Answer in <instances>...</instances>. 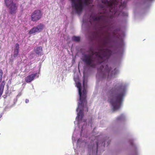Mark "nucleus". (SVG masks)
I'll return each instance as SVG.
<instances>
[{
    "label": "nucleus",
    "instance_id": "1",
    "mask_svg": "<svg viewBox=\"0 0 155 155\" xmlns=\"http://www.w3.org/2000/svg\"><path fill=\"white\" fill-rule=\"evenodd\" d=\"M109 38L105 36L102 39L101 42V48L98 49V51L94 52L92 49L89 51L91 54L84 55L82 61L87 66L94 68L96 66L104 62L105 59H107L111 55V51L108 49L103 48L106 46L109 43Z\"/></svg>",
    "mask_w": 155,
    "mask_h": 155
},
{
    "label": "nucleus",
    "instance_id": "2",
    "mask_svg": "<svg viewBox=\"0 0 155 155\" xmlns=\"http://www.w3.org/2000/svg\"><path fill=\"white\" fill-rule=\"evenodd\" d=\"M125 87L123 84H117L107 93L109 98L108 101L113 107L114 110L119 109L123 101Z\"/></svg>",
    "mask_w": 155,
    "mask_h": 155
},
{
    "label": "nucleus",
    "instance_id": "3",
    "mask_svg": "<svg viewBox=\"0 0 155 155\" xmlns=\"http://www.w3.org/2000/svg\"><path fill=\"white\" fill-rule=\"evenodd\" d=\"M80 96V103L78 104V107L77 108L76 110L78 111L79 108L80 109L78 114L77 117L79 120L81 121L83 118L84 114H83V108L84 106H86L87 102L86 98V90L84 89L82 92V94L81 93V96Z\"/></svg>",
    "mask_w": 155,
    "mask_h": 155
},
{
    "label": "nucleus",
    "instance_id": "4",
    "mask_svg": "<svg viewBox=\"0 0 155 155\" xmlns=\"http://www.w3.org/2000/svg\"><path fill=\"white\" fill-rule=\"evenodd\" d=\"M104 66L102 65L98 69V73L101 75L103 78H104L107 76L108 78H110L113 75L116 74L118 72V70L115 68L113 71H111L110 74V71L111 68L109 67L107 65H106L104 68Z\"/></svg>",
    "mask_w": 155,
    "mask_h": 155
},
{
    "label": "nucleus",
    "instance_id": "5",
    "mask_svg": "<svg viewBox=\"0 0 155 155\" xmlns=\"http://www.w3.org/2000/svg\"><path fill=\"white\" fill-rule=\"evenodd\" d=\"M4 2L8 8L9 13L12 15L15 14L18 11V4L14 2L13 0H4Z\"/></svg>",
    "mask_w": 155,
    "mask_h": 155
},
{
    "label": "nucleus",
    "instance_id": "6",
    "mask_svg": "<svg viewBox=\"0 0 155 155\" xmlns=\"http://www.w3.org/2000/svg\"><path fill=\"white\" fill-rule=\"evenodd\" d=\"M71 5L73 10L79 14L83 10L84 5L82 0H71Z\"/></svg>",
    "mask_w": 155,
    "mask_h": 155
},
{
    "label": "nucleus",
    "instance_id": "7",
    "mask_svg": "<svg viewBox=\"0 0 155 155\" xmlns=\"http://www.w3.org/2000/svg\"><path fill=\"white\" fill-rule=\"evenodd\" d=\"M101 2L108 7L110 12L114 14H115L116 11L114 8L113 9V8H114L117 4V3L116 0H110V1H108L107 0H101Z\"/></svg>",
    "mask_w": 155,
    "mask_h": 155
},
{
    "label": "nucleus",
    "instance_id": "8",
    "mask_svg": "<svg viewBox=\"0 0 155 155\" xmlns=\"http://www.w3.org/2000/svg\"><path fill=\"white\" fill-rule=\"evenodd\" d=\"M90 17L93 21H100L103 23V27L106 28L108 26V20L105 16L101 15L96 16L95 15H91Z\"/></svg>",
    "mask_w": 155,
    "mask_h": 155
},
{
    "label": "nucleus",
    "instance_id": "9",
    "mask_svg": "<svg viewBox=\"0 0 155 155\" xmlns=\"http://www.w3.org/2000/svg\"><path fill=\"white\" fill-rule=\"evenodd\" d=\"M43 15L41 11L39 10H35L31 15V20L36 22L41 18Z\"/></svg>",
    "mask_w": 155,
    "mask_h": 155
},
{
    "label": "nucleus",
    "instance_id": "10",
    "mask_svg": "<svg viewBox=\"0 0 155 155\" xmlns=\"http://www.w3.org/2000/svg\"><path fill=\"white\" fill-rule=\"evenodd\" d=\"M44 27V25L41 23H40L36 27L32 28L29 32L28 33L31 35L37 32H39L41 31Z\"/></svg>",
    "mask_w": 155,
    "mask_h": 155
},
{
    "label": "nucleus",
    "instance_id": "11",
    "mask_svg": "<svg viewBox=\"0 0 155 155\" xmlns=\"http://www.w3.org/2000/svg\"><path fill=\"white\" fill-rule=\"evenodd\" d=\"M39 76L38 74L36 73L34 74H32L29 75L25 78V81L27 83H29L32 81L36 77H38Z\"/></svg>",
    "mask_w": 155,
    "mask_h": 155
},
{
    "label": "nucleus",
    "instance_id": "12",
    "mask_svg": "<svg viewBox=\"0 0 155 155\" xmlns=\"http://www.w3.org/2000/svg\"><path fill=\"white\" fill-rule=\"evenodd\" d=\"M19 45L18 43H16L14 50V54L13 56L14 57H16L18 55L19 53Z\"/></svg>",
    "mask_w": 155,
    "mask_h": 155
},
{
    "label": "nucleus",
    "instance_id": "13",
    "mask_svg": "<svg viewBox=\"0 0 155 155\" xmlns=\"http://www.w3.org/2000/svg\"><path fill=\"white\" fill-rule=\"evenodd\" d=\"M5 85V81H3L0 84V98L3 92L4 86Z\"/></svg>",
    "mask_w": 155,
    "mask_h": 155
},
{
    "label": "nucleus",
    "instance_id": "14",
    "mask_svg": "<svg viewBox=\"0 0 155 155\" xmlns=\"http://www.w3.org/2000/svg\"><path fill=\"white\" fill-rule=\"evenodd\" d=\"M42 51V47L40 46L37 47L35 52L37 54H39Z\"/></svg>",
    "mask_w": 155,
    "mask_h": 155
},
{
    "label": "nucleus",
    "instance_id": "15",
    "mask_svg": "<svg viewBox=\"0 0 155 155\" xmlns=\"http://www.w3.org/2000/svg\"><path fill=\"white\" fill-rule=\"evenodd\" d=\"M96 146H97V150H96V153H97L98 151V145L99 143V144H100L101 143V145L103 144V146L104 147H105V144L104 143V141H102V140H99V141H97L96 142Z\"/></svg>",
    "mask_w": 155,
    "mask_h": 155
},
{
    "label": "nucleus",
    "instance_id": "16",
    "mask_svg": "<svg viewBox=\"0 0 155 155\" xmlns=\"http://www.w3.org/2000/svg\"><path fill=\"white\" fill-rule=\"evenodd\" d=\"M72 40L78 42L80 41V38L79 37L73 36L72 38Z\"/></svg>",
    "mask_w": 155,
    "mask_h": 155
},
{
    "label": "nucleus",
    "instance_id": "17",
    "mask_svg": "<svg viewBox=\"0 0 155 155\" xmlns=\"http://www.w3.org/2000/svg\"><path fill=\"white\" fill-rule=\"evenodd\" d=\"M77 87L78 88L79 95L81 96V85L80 83H78L77 84Z\"/></svg>",
    "mask_w": 155,
    "mask_h": 155
},
{
    "label": "nucleus",
    "instance_id": "18",
    "mask_svg": "<svg viewBox=\"0 0 155 155\" xmlns=\"http://www.w3.org/2000/svg\"><path fill=\"white\" fill-rule=\"evenodd\" d=\"M124 117L123 114H122L120 116L118 117L117 119V120H123L124 119Z\"/></svg>",
    "mask_w": 155,
    "mask_h": 155
},
{
    "label": "nucleus",
    "instance_id": "19",
    "mask_svg": "<svg viewBox=\"0 0 155 155\" xmlns=\"http://www.w3.org/2000/svg\"><path fill=\"white\" fill-rule=\"evenodd\" d=\"M29 101L28 99H26L25 101V103H28Z\"/></svg>",
    "mask_w": 155,
    "mask_h": 155
},
{
    "label": "nucleus",
    "instance_id": "20",
    "mask_svg": "<svg viewBox=\"0 0 155 155\" xmlns=\"http://www.w3.org/2000/svg\"><path fill=\"white\" fill-rule=\"evenodd\" d=\"M84 82H85L83 80V86L84 87Z\"/></svg>",
    "mask_w": 155,
    "mask_h": 155
},
{
    "label": "nucleus",
    "instance_id": "21",
    "mask_svg": "<svg viewBox=\"0 0 155 155\" xmlns=\"http://www.w3.org/2000/svg\"><path fill=\"white\" fill-rule=\"evenodd\" d=\"M86 120H83V122H85L86 121Z\"/></svg>",
    "mask_w": 155,
    "mask_h": 155
},
{
    "label": "nucleus",
    "instance_id": "22",
    "mask_svg": "<svg viewBox=\"0 0 155 155\" xmlns=\"http://www.w3.org/2000/svg\"><path fill=\"white\" fill-rule=\"evenodd\" d=\"M2 117V115H0V118H1Z\"/></svg>",
    "mask_w": 155,
    "mask_h": 155
},
{
    "label": "nucleus",
    "instance_id": "23",
    "mask_svg": "<svg viewBox=\"0 0 155 155\" xmlns=\"http://www.w3.org/2000/svg\"><path fill=\"white\" fill-rule=\"evenodd\" d=\"M87 111H88V109H87Z\"/></svg>",
    "mask_w": 155,
    "mask_h": 155
}]
</instances>
